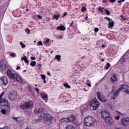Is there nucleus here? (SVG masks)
I'll list each match as a JSON object with an SVG mask.
<instances>
[{"mask_svg":"<svg viewBox=\"0 0 129 129\" xmlns=\"http://www.w3.org/2000/svg\"><path fill=\"white\" fill-rule=\"evenodd\" d=\"M84 121V124L86 126L91 127L97 124V121H96V119L91 116L85 118Z\"/></svg>","mask_w":129,"mask_h":129,"instance_id":"obj_1","label":"nucleus"},{"mask_svg":"<svg viewBox=\"0 0 129 129\" xmlns=\"http://www.w3.org/2000/svg\"><path fill=\"white\" fill-rule=\"evenodd\" d=\"M7 73L8 77L10 79H12V80H14L15 82H19V83H22V82H23V80L20 78L18 75L12 73V70H7Z\"/></svg>","mask_w":129,"mask_h":129,"instance_id":"obj_2","label":"nucleus"},{"mask_svg":"<svg viewBox=\"0 0 129 129\" xmlns=\"http://www.w3.org/2000/svg\"><path fill=\"white\" fill-rule=\"evenodd\" d=\"M123 90V92L126 94H129V86L125 84L121 85L120 88H119L116 90V93L114 94L113 99H115V97H117L118 94H119V92Z\"/></svg>","mask_w":129,"mask_h":129,"instance_id":"obj_3","label":"nucleus"},{"mask_svg":"<svg viewBox=\"0 0 129 129\" xmlns=\"http://www.w3.org/2000/svg\"><path fill=\"white\" fill-rule=\"evenodd\" d=\"M41 117L43 118V122L45 124H51L52 120H53V117L51 116L48 113H44L41 115Z\"/></svg>","mask_w":129,"mask_h":129,"instance_id":"obj_4","label":"nucleus"},{"mask_svg":"<svg viewBox=\"0 0 129 129\" xmlns=\"http://www.w3.org/2000/svg\"><path fill=\"white\" fill-rule=\"evenodd\" d=\"M89 105L90 106H92L94 110H96L99 107V102H98L96 98H94L90 101Z\"/></svg>","mask_w":129,"mask_h":129,"instance_id":"obj_5","label":"nucleus"},{"mask_svg":"<svg viewBox=\"0 0 129 129\" xmlns=\"http://www.w3.org/2000/svg\"><path fill=\"white\" fill-rule=\"evenodd\" d=\"M33 105L32 101L25 102L20 105V108H22V109H30V108L33 107Z\"/></svg>","mask_w":129,"mask_h":129,"instance_id":"obj_6","label":"nucleus"},{"mask_svg":"<svg viewBox=\"0 0 129 129\" xmlns=\"http://www.w3.org/2000/svg\"><path fill=\"white\" fill-rule=\"evenodd\" d=\"M9 98L12 101L17 100L18 99V93L15 91H11L9 95Z\"/></svg>","mask_w":129,"mask_h":129,"instance_id":"obj_7","label":"nucleus"},{"mask_svg":"<svg viewBox=\"0 0 129 129\" xmlns=\"http://www.w3.org/2000/svg\"><path fill=\"white\" fill-rule=\"evenodd\" d=\"M97 96L100 101H101V102H106V99H105V96H104L103 94L100 92H97Z\"/></svg>","mask_w":129,"mask_h":129,"instance_id":"obj_8","label":"nucleus"},{"mask_svg":"<svg viewBox=\"0 0 129 129\" xmlns=\"http://www.w3.org/2000/svg\"><path fill=\"white\" fill-rule=\"evenodd\" d=\"M121 123L124 126H127L129 124V118H124L121 120Z\"/></svg>","mask_w":129,"mask_h":129,"instance_id":"obj_9","label":"nucleus"},{"mask_svg":"<svg viewBox=\"0 0 129 129\" xmlns=\"http://www.w3.org/2000/svg\"><path fill=\"white\" fill-rule=\"evenodd\" d=\"M101 115L102 118H106L109 117V112L106 110L102 111L101 112Z\"/></svg>","mask_w":129,"mask_h":129,"instance_id":"obj_10","label":"nucleus"},{"mask_svg":"<svg viewBox=\"0 0 129 129\" xmlns=\"http://www.w3.org/2000/svg\"><path fill=\"white\" fill-rule=\"evenodd\" d=\"M104 19H106V20H107L109 21V23H108V29H110V28H112L113 26H114V22L112 20L110 19L108 17H105Z\"/></svg>","mask_w":129,"mask_h":129,"instance_id":"obj_11","label":"nucleus"},{"mask_svg":"<svg viewBox=\"0 0 129 129\" xmlns=\"http://www.w3.org/2000/svg\"><path fill=\"white\" fill-rule=\"evenodd\" d=\"M105 122L107 123V124H109V125H111L112 124V118L111 117L109 116L107 117V118H105Z\"/></svg>","mask_w":129,"mask_h":129,"instance_id":"obj_12","label":"nucleus"},{"mask_svg":"<svg viewBox=\"0 0 129 129\" xmlns=\"http://www.w3.org/2000/svg\"><path fill=\"white\" fill-rule=\"evenodd\" d=\"M8 68V67H7V64L6 63H4L3 61L0 62V69L2 70H6Z\"/></svg>","mask_w":129,"mask_h":129,"instance_id":"obj_13","label":"nucleus"},{"mask_svg":"<svg viewBox=\"0 0 129 129\" xmlns=\"http://www.w3.org/2000/svg\"><path fill=\"white\" fill-rule=\"evenodd\" d=\"M8 100L3 99L0 101V107L1 106H5L7 105L8 103Z\"/></svg>","mask_w":129,"mask_h":129,"instance_id":"obj_14","label":"nucleus"},{"mask_svg":"<svg viewBox=\"0 0 129 129\" xmlns=\"http://www.w3.org/2000/svg\"><path fill=\"white\" fill-rule=\"evenodd\" d=\"M67 118L69 122L74 121V120L76 119V116H74V115H71L68 117Z\"/></svg>","mask_w":129,"mask_h":129,"instance_id":"obj_15","label":"nucleus"},{"mask_svg":"<svg viewBox=\"0 0 129 129\" xmlns=\"http://www.w3.org/2000/svg\"><path fill=\"white\" fill-rule=\"evenodd\" d=\"M1 80L4 85H7L8 84V78L5 76L1 78Z\"/></svg>","mask_w":129,"mask_h":129,"instance_id":"obj_16","label":"nucleus"},{"mask_svg":"<svg viewBox=\"0 0 129 129\" xmlns=\"http://www.w3.org/2000/svg\"><path fill=\"white\" fill-rule=\"evenodd\" d=\"M111 82H115L117 81V79L116 78V76L113 75L110 78Z\"/></svg>","mask_w":129,"mask_h":129,"instance_id":"obj_17","label":"nucleus"},{"mask_svg":"<svg viewBox=\"0 0 129 129\" xmlns=\"http://www.w3.org/2000/svg\"><path fill=\"white\" fill-rule=\"evenodd\" d=\"M34 111L35 113H41L43 111V108L40 107L38 109H35Z\"/></svg>","mask_w":129,"mask_h":129,"instance_id":"obj_18","label":"nucleus"},{"mask_svg":"<svg viewBox=\"0 0 129 129\" xmlns=\"http://www.w3.org/2000/svg\"><path fill=\"white\" fill-rule=\"evenodd\" d=\"M57 29L59 31H65L66 30V28L64 26H58Z\"/></svg>","mask_w":129,"mask_h":129,"instance_id":"obj_19","label":"nucleus"},{"mask_svg":"<svg viewBox=\"0 0 129 129\" xmlns=\"http://www.w3.org/2000/svg\"><path fill=\"white\" fill-rule=\"evenodd\" d=\"M22 61H25V63H29V60L27 58V56H24L21 58Z\"/></svg>","mask_w":129,"mask_h":129,"instance_id":"obj_20","label":"nucleus"},{"mask_svg":"<svg viewBox=\"0 0 129 129\" xmlns=\"http://www.w3.org/2000/svg\"><path fill=\"white\" fill-rule=\"evenodd\" d=\"M61 122L65 123V122H69L68 121V118H63L61 119H60Z\"/></svg>","mask_w":129,"mask_h":129,"instance_id":"obj_21","label":"nucleus"},{"mask_svg":"<svg viewBox=\"0 0 129 129\" xmlns=\"http://www.w3.org/2000/svg\"><path fill=\"white\" fill-rule=\"evenodd\" d=\"M53 19H55V20H56V21H58L59 18H60V15H53Z\"/></svg>","mask_w":129,"mask_h":129,"instance_id":"obj_22","label":"nucleus"},{"mask_svg":"<svg viewBox=\"0 0 129 129\" xmlns=\"http://www.w3.org/2000/svg\"><path fill=\"white\" fill-rule=\"evenodd\" d=\"M55 59H56V60H57V61H60L61 60V55H56L55 56Z\"/></svg>","mask_w":129,"mask_h":129,"instance_id":"obj_23","label":"nucleus"},{"mask_svg":"<svg viewBox=\"0 0 129 129\" xmlns=\"http://www.w3.org/2000/svg\"><path fill=\"white\" fill-rule=\"evenodd\" d=\"M41 96L43 99H45V98L47 99V98H48V96L45 94H41Z\"/></svg>","mask_w":129,"mask_h":129,"instance_id":"obj_24","label":"nucleus"},{"mask_svg":"<svg viewBox=\"0 0 129 129\" xmlns=\"http://www.w3.org/2000/svg\"><path fill=\"white\" fill-rule=\"evenodd\" d=\"M36 62L35 61H33L30 63L31 66H32V67H34V66H36Z\"/></svg>","mask_w":129,"mask_h":129,"instance_id":"obj_25","label":"nucleus"},{"mask_svg":"<svg viewBox=\"0 0 129 129\" xmlns=\"http://www.w3.org/2000/svg\"><path fill=\"white\" fill-rule=\"evenodd\" d=\"M73 126L71 125H68L66 127V129H73Z\"/></svg>","mask_w":129,"mask_h":129,"instance_id":"obj_26","label":"nucleus"},{"mask_svg":"<svg viewBox=\"0 0 129 129\" xmlns=\"http://www.w3.org/2000/svg\"><path fill=\"white\" fill-rule=\"evenodd\" d=\"M105 12H106V15H107V16H109V15H110V12L107 10V9H105Z\"/></svg>","mask_w":129,"mask_h":129,"instance_id":"obj_27","label":"nucleus"},{"mask_svg":"<svg viewBox=\"0 0 129 129\" xmlns=\"http://www.w3.org/2000/svg\"><path fill=\"white\" fill-rule=\"evenodd\" d=\"M64 87H66L67 88H71V87L70 86L68 85V83H64Z\"/></svg>","mask_w":129,"mask_h":129,"instance_id":"obj_28","label":"nucleus"},{"mask_svg":"<svg viewBox=\"0 0 129 129\" xmlns=\"http://www.w3.org/2000/svg\"><path fill=\"white\" fill-rule=\"evenodd\" d=\"M86 84L89 86V87H91V84H90V82L89 81H87Z\"/></svg>","mask_w":129,"mask_h":129,"instance_id":"obj_29","label":"nucleus"},{"mask_svg":"<svg viewBox=\"0 0 129 129\" xmlns=\"http://www.w3.org/2000/svg\"><path fill=\"white\" fill-rule=\"evenodd\" d=\"M20 44L22 46V48L26 47V44H24L22 42H20Z\"/></svg>","mask_w":129,"mask_h":129,"instance_id":"obj_30","label":"nucleus"},{"mask_svg":"<svg viewBox=\"0 0 129 129\" xmlns=\"http://www.w3.org/2000/svg\"><path fill=\"white\" fill-rule=\"evenodd\" d=\"M40 76L41 77V78L43 79V80H45V79H46V76L45 75H41Z\"/></svg>","mask_w":129,"mask_h":129,"instance_id":"obj_31","label":"nucleus"},{"mask_svg":"<svg viewBox=\"0 0 129 129\" xmlns=\"http://www.w3.org/2000/svg\"><path fill=\"white\" fill-rule=\"evenodd\" d=\"M13 119H14V120H16V121H19V119H20V118L19 117H13Z\"/></svg>","mask_w":129,"mask_h":129,"instance_id":"obj_32","label":"nucleus"},{"mask_svg":"<svg viewBox=\"0 0 129 129\" xmlns=\"http://www.w3.org/2000/svg\"><path fill=\"white\" fill-rule=\"evenodd\" d=\"M1 112H2V113H3V114H6V112H7L6 111V109H3L1 110Z\"/></svg>","mask_w":129,"mask_h":129,"instance_id":"obj_33","label":"nucleus"},{"mask_svg":"<svg viewBox=\"0 0 129 129\" xmlns=\"http://www.w3.org/2000/svg\"><path fill=\"white\" fill-rule=\"evenodd\" d=\"M25 32H27V34H28V35H29V34H30V33H31V31L29 29H28V28H27L25 30Z\"/></svg>","mask_w":129,"mask_h":129,"instance_id":"obj_34","label":"nucleus"},{"mask_svg":"<svg viewBox=\"0 0 129 129\" xmlns=\"http://www.w3.org/2000/svg\"><path fill=\"white\" fill-rule=\"evenodd\" d=\"M109 66H110V63H109V62H108L107 63V66L106 67V70H108V69L109 68Z\"/></svg>","mask_w":129,"mask_h":129,"instance_id":"obj_35","label":"nucleus"},{"mask_svg":"<svg viewBox=\"0 0 129 129\" xmlns=\"http://www.w3.org/2000/svg\"><path fill=\"white\" fill-rule=\"evenodd\" d=\"M10 56H11V57H16V53H11V54H10Z\"/></svg>","mask_w":129,"mask_h":129,"instance_id":"obj_36","label":"nucleus"},{"mask_svg":"<svg viewBox=\"0 0 129 129\" xmlns=\"http://www.w3.org/2000/svg\"><path fill=\"white\" fill-rule=\"evenodd\" d=\"M99 10L101 13H103V10H102V7H101V6L99 7Z\"/></svg>","mask_w":129,"mask_h":129,"instance_id":"obj_37","label":"nucleus"},{"mask_svg":"<svg viewBox=\"0 0 129 129\" xmlns=\"http://www.w3.org/2000/svg\"><path fill=\"white\" fill-rule=\"evenodd\" d=\"M7 109H6V110L8 112H9L10 109H11V108H10V106H9V105H7Z\"/></svg>","mask_w":129,"mask_h":129,"instance_id":"obj_38","label":"nucleus"},{"mask_svg":"<svg viewBox=\"0 0 129 129\" xmlns=\"http://www.w3.org/2000/svg\"><path fill=\"white\" fill-rule=\"evenodd\" d=\"M85 11H86V8L84 7H83L82 8V12H85Z\"/></svg>","mask_w":129,"mask_h":129,"instance_id":"obj_39","label":"nucleus"},{"mask_svg":"<svg viewBox=\"0 0 129 129\" xmlns=\"http://www.w3.org/2000/svg\"><path fill=\"white\" fill-rule=\"evenodd\" d=\"M37 44L38 45H39V46H42L43 45L42 41H39Z\"/></svg>","mask_w":129,"mask_h":129,"instance_id":"obj_40","label":"nucleus"},{"mask_svg":"<svg viewBox=\"0 0 129 129\" xmlns=\"http://www.w3.org/2000/svg\"><path fill=\"white\" fill-rule=\"evenodd\" d=\"M49 39H47L46 41H44L43 42V44H47V43H48L49 42Z\"/></svg>","mask_w":129,"mask_h":129,"instance_id":"obj_41","label":"nucleus"},{"mask_svg":"<svg viewBox=\"0 0 129 129\" xmlns=\"http://www.w3.org/2000/svg\"><path fill=\"white\" fill-rule=\"evenodd\" d=\"M98 28H95V29H94V31H95V33H97V32H98Z\"/></svg>","mask_w":129,"mask_h":129,"instance_id":"obj_42","label":"nucleus"},{"mask_svg":"<svg viewBox=\"0 0 129 129\" xmlns=\"http://www.w3.org/2000/svg\"><path fill=\"white\" fill-rule=\"evenodd\" d=\"M5 94V92H3L2 94L0 95V100L1 98H2V97H3V95H4Z\"/></svg>","mask_w":129,"mask_h":129,"instance_id":"obj_43","label":"nucleus"},{"mask_svg":"<svg viewBox=\"0 0 129 129\" xmlns=\"http://www.w3.org/2000/svg\"><path fill=\"white\" fill-rule=\"evenodd\" d=\"M37 18H38V19H40V20H42V16L40 15H37Z\"/></svg>","mask_w":129,"mask_h":129,"instance_id":"obj_44","label":"nucleus"},{"mask_svg":"<svg viewBox=\"0 0 129 129\" xmlns=\"http://www.w3.org/2000/svg\"><path fill=\"white\" fill-rule=\"evenodd\" d=\"M27 88L28 89H29V90H32V87H31V86H28Z\"/></svg>","mask_w":129,"mask_h":129,"instance_id":"obj_45","label":"nucleus"},{"mask_svg":"<svg viewBox=\"0 0 129 129\" xmlns=\"http://www.w3.org/2000/svg\"><path fill=\"white\" fill-rule=\"evenodd\" d=\"M116 2V0H110V3H115Z\"/></svg>","mask_w":129,"mask_h":129,"instance_id":"obj_46","label":"nucleus"},{"mask_svg":"<svg viewBox=\"0 0 129 129\" xmlns=\"http://www.w3.org/2000/svg\"><path fill=\"white\" fill-rule=\"evenodd\" d=\"M119 118H120L119 115H118L117 116V117H116L115 119H116L117 120H118V119H119Z\"/></svg>","mask_w":129,"mask_h":129,"instance_id":"obj_47","label":"nucleus"},{"mask_svg":"<svg viewBox=\"0 0 129 129\" xmlns=\"http://www.w3.org/2000/svg\"><path fill=\"white\" fill-rule=\"evenodd\" d=\"M67 15V13L66 12L63 14V15L62 16V18H64V17H66V16Z\"/></svg>","mask_w":129,"mask_h":129,"instance_id":"obj_48","label":"nucleus"},{"mask_svg":"<svg viewBox=\"0 0 129 129\" xmlns=\"http://www.w3.org/2000/svg\"><path fill=\"white\" fill-rule=\"evenodd\" d=\"M31 60H36V58H35V57H33V56H31Z\"/></svg>","mask_w":129,"mask_h":129,"instance_id":"obj_49","label":"nucleus"},{"mask_svg":"<svg viewBox=\"0 0 129 129\" xmlns=\"http://www.w3.org/2000/svg\"><path fill=\"white\" fill-rule=\"evenodd\" d=\"M0 129H8V127L5 126V127H4L3 128H1Z\"/></svg>","mask_w":129,"mask_h":129,"instance_id":"obj_50","label":"nucleus"},{"mask_svg":"<svg viewBox=\"0 0 129 129\" xmlns=\"http://www.w3.org/2000/svg\"><path fill=\"white\" fill-rule=\"evenodd\" d=\"M38 66L39 67V69H41V66H42L41 64H39Z\"/></svg>","mask_w":129,"mask_h":129,"instance_id":"obj_51","label":"nucleus"},{"mask_svg":"<svg viewBox=\"0 0 129 129\" xmlns=\"http://www.w3.org/2000/svg\"><path fill=\"white\" fill-rule=\"evenodd\" d=\"M16 69H17V70H19V69H21V67L18 66V67H17Z\"/></svg>","mask_w":129,"mask_h":129,"instance_id":"obj_52","label":"nucleus"},{"mask_svg":"<svg viewBox=\"0 0 129 129\" xmlns=\"http://www.w3.org/2000/svg\"><path fill=\"white\" fill-rule=\"evenodd\" d=\"M35 90H36V91H37L38 92L39 90V89H38V88H36Z\"/></svg>","mask_w":129,"mask_h":129,"instance_id":"obj_53","label":"nucleus"},{"mask_svg":"<svg viewBox=\"0 0 129 129\" xmlns=\"http://www.w3.org/2000/svg\"><path fill=\"white\" fill-rule=\"evenodd\" d=\"M103 3H107V0H103Z\"/></svg>","mask_w":129,"mask_h":129,"instance_id":"obj_54","label":"nucleus"},{"mask_svg":"<svg viewBox=\"0 0 129 129\" xmlns=\"http://www.w3.org/2000/svg\"><path fill=\"white\" fill-rule=\"evenodd\" d=\"M102 48H104V47H105V45L103 44V45H102Z\"/></svg>","mask_w":129,"mask_h":129,"instance_id":"obj_55","label":"nucleus"},{"mask_svg":"<svg viewBox=\"0 0 129 129\" xmlns=\"http://www.w3.org/2000/svg\"><path fill=\"white\" fill-rule=\"evenodd\" d=\"M47 75H48L49 76H51V74H50V73H48Z\"/></svg>","mask_w":129,"mask_h":129,"instance_id":"obj_56","label":"nucleus"},{"mask_svg":"<svg viewBox=\"0 0 129 129\" xmlns=\"http://www.w3.org/2000/svg\"><path fill=\"white\" fill-rule=\"evenodd\" d=\"M87 19H88V16H87V17H86L85 18V20H87Z\"/></svg>","mask_w":129,"mask_h":129,"instance_id":"obj_57","label":"nucleus"},{"mask_svg":"<svg viewBox=\"0 0 129 129\" xmlns=\"http://www.w3.org/2000/svg\"><path fill=\"white\" fill-rule=\"evenodd\" d=\"M120 18H121L122 19H123V16L120 15Z\"/></svg>","mask_w":129,"mask_h":129,"instance_id":"obj_58","label":"nucleus"},{"mask_svg":"<svg viewBox=\"0 0 129 129\" xmlns=\"http://www.w3.org/2000/svg\"><path fill=\"white\" fill-rule=\"evenodd\" d=\"M118 4H120V3H121V1L120 0V1H118Z\"/></svg>","mask_w":129,"mask_h":129,"instance_id":"obj_59","label":"nucleus"},{"mask_svg":"<svg viewBox=\"0 0 129 129\" xmlns=\"http://www.w3.org/2000/svg\"><path fill=\"white\" fill-rule=\"evenodd\" d=\"M44 80V81H43V83H46V80L45 79H44V80Z\"/></svg>","mask_w":129,"mask_h":129,"instance_id":"obj_60","label":"nucleus"},{"mask_svg":"<svg viewBox=\"0 0 129 129\" xmlns=\"http://www.w3.org/2000/svg\"><path fill=\"white\" fill-rule=\"evenodd\" d=\"M71 26V27H72L73 26V22H72Z\"/></svg>","mask_w":129,"mask_h":129,"instance_id":"obj_61","label":"nucleus"},{"mask_svg":"<svg viewBox=\"0 0 129 129\" xmlns=\"http://www.w3.org/2000/svg\"><path fill=\"white\" fill-rule=\"evenodd\" d=\"M125 20H126V19L125 18H123V21H124Z\"/></svg>","mask_w":129,"mask_h":129,"instance_id":"obj_62","label":"nucleus"},{"mask_svg":"<svg viewBox=\"0 0 129 129\" xmlns=\"http://www.w3.org/2000/svg\"><path fill=\"white\" fill-rule=\"evenodd\" d=\"M101 61H102V62H103V61H104V59H102Z\"/></svg>","mask_w":129,"mask_h":129,"instance_id":"obj_63","label":"nucleus"},{"mask_svg":"<svg viewBox=\"0 0 129 129\" xmlns=\"http://www.w3.org/2000/svg\"><path fill=\"white\" fill-rule=\"evenodd\" d=\"M26 129H32V128L27 127V128H26Z\"/></svg>","mask_w":129,"mask_h":129,"instance_id":"obj_64","label":"nucleus"}]
</instances>
